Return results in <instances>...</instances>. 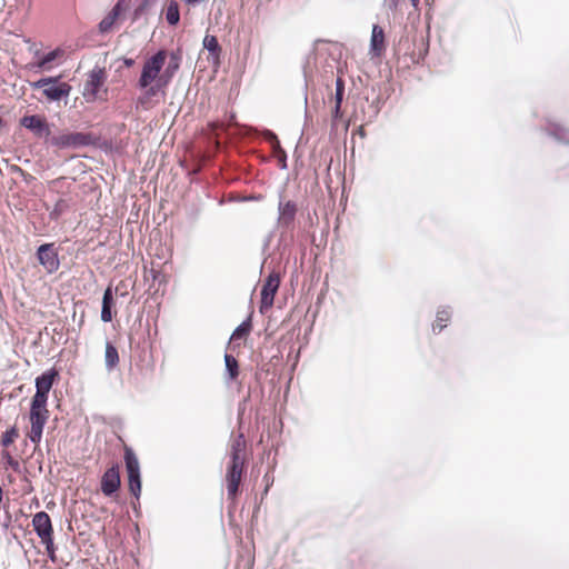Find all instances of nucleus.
<instances>
[{
  "label": "nucleus",
  "mask_w": 569,
  "mask_h": 569,
  "mask_svg": "<svg viewBox=\"0 0 569 569\" xmlns=\"http://www.w3.org/2000/svg\"><path fill=\"white\" fill-rule=\"evenodd\" d=\"M119 353L117 348L110 343H106L104 362L108 370H113L119 365Z\"/></svg>",
  "instance_id": "obj_23"
},
{
  "label": "nucleus",
  "mask_w": 569,
  "mask_h": 569,
  "mask_svg": "<svg viewBox=\"0 0 569 569\" xmlns=\"http://www.w3.org/2000/svg\"><path fill=\"white\" fill-rule=\"evenodd\" d=\"M32 527L41 542L46 546L47 553L53 557L56 548L53 542V528L49 515L44 511L37 512L32 518Z\"/></svg>",
  "instance_id": "obj_5"
},
{
  "label": "nucleus",
  "mask_w": 569,
  "mask_h": 569,
  "mask_svg": "<svg viewBox=\"0 0 569 569\" xmlns=\"http://www.w3.org/2000/svg\"><path fill=\"white\" fill-rule=\"evenodd\" d=\"M37 257L48 273L56 272L60 267L58 252L53 243H44L38 248Z\"/></svg>",
  "instance_id": "obj_10"
},
{
  "label": "nucleus",
  "mask_w": 569,
  "mask_h": 569,
  "mask_svg": "<svg viewBox=\"0 0 569 569\" xmlns=\"http://www.w3.org/2000/svg\"><path fill=\"white\" fill-rule=\"evenodd\" d=\"M52 143L60 148H78L93 143V137L86 132H69L53 138Z\"/></svg>",
  "instance_id": "obj_9"
},
{
  "label": "nucleus",
  "mask_w": 569,
  "mask_h": 569,
  "mask_svg": "<svg viewBox=\"0 0 569 569\" xmlns=\"http://www.w3.org/2000/svg\"><path fill=\"white\" fill-rule=\"evenodd\" d=\"M48 393L36 391L32 398L31 409H47Z\"/></svg>",
  "instance_id": "obj_30"
},
{
  "label": "nucleus",
  "mask_w": 569,
  "mask_h": 569,
  "mask_svg": "<svg viewBox=\"0 0 569 569\" xmlns=\"http://www.w3.org/2000/svg\"><path fill=\"white\" fill-rule=\"evenodd\" d=\"M113 305V295L110 287L104 290L102 298V310H101V320L104 322H110L112 320L111 307Z\"/></svg>",
  "instance_id": "obj_22"
},
{
  "label": "nucleus",
  "mask_w": 569,
  "mask_h": 569,
  "mask_svg": "<svg viewBox=\"0 0 569 569\" xmlns=\"http://www.w3.org/2000/svg\"><path fill=\"white\" fill-rule=\"evenodd\" d=\"M69 208L68 202L64 199H60L56 202L51 214L58 217Z\"/></svg>",
  "instance_id": "obj_35"
},
{
  "label": "nucleus",
  "mask_w": 569,
  "mask_h": 569,
  "mask_svg": "<svg viewBox=\"0 0 569 569\" xmlns=\"http://www.w3.org/2000/svg\"><path fill=\"white\" fill-rule=\"evenodd\" d=\"M3 458L6 459L7 465L16 472L20 471V462L14 459L9 451H3Z\"/></svg>",
  "instance_id": "obj_34"
},
{
  "label": "nucleus",
  "mask_w": 569,
  "mask_h": 569,
  "mask_svg": "<svg viewBox=\"0 0 569 569\" xmlns=\"http://www.w3.org/2000/svg\"><path fill=\"white\" fill-rule=\"evenodd\" d=\"M21 124L31 130L38 137L48 136L50 133L49 126L46 119L41 116H24L21 119Z\"/></svg>",
  "instance_id": "obj_14"
},
{
  "label": "nucleus",
  "mask_w": 569,
  "mask_h": 569,
  "mask_svg": "<svg viewBox=\"0 0 569 569\" xmlns=\"http://www.w3.org/2000/svg\"><path fill=\"white\" fill-rule=\"evenodd\" d=\"M247 441L242 433L236 436L230 445V462H244L246 463Z\"/></svg>",
  "instance_id": "obj_17"
},
{
  "label": "nucleus",
  "mask_w": 569,
  "mask_h": 569,
  "mask_svg": "<svg viewBox=\"0 0 569 569\" xmlns=\"http://www.w3.org/2000/svg\"><path fill=\"white\" fill-rule=\"evenodd\" d=\"M32 89H41L42 94L48 101H59L70 94L71 86L67 82H60L59 77L42 78L30 82Z\"/></svg>",
  "instance_id": "obj_4"
},
{
  "label": "nucleus",
  "mask_w": 569,
  "mask_h": 569,
  "mask_svg": "<svg viewBox=\"0 0 569 569\" xmlns=\"http://www.w3.org/2000/svg\"><path fill=\"white\" fill-rule=\"evenodd\" d=\"M124 462L128 473L129 491L136 498H139L141 493L140 465L133 450L128 446L124 447Z\"/></svg>",
  "instance_id": "obj_6"
},
{
  "label": "nucleus",
  "mask_w": 569,
  "mask_h": 569,
  "mask_svg": "<svg viewBox=\"0 0 569 569\" xmlns=\"http://www.w3.org/2000/svg\"><path fill=\"white\" fill-rule=\"evenodd\" d=\"M63 51L61 49L52 50L42 57H39L38 60L31 61L27 64L29 70L43 71L50 70L52 68V62L62 57Z\"/></svg>",
  "instance_id": "obj_15"
},
{
  "label": "nucleus",
  "mask_w": 569,
  "mask_h": 569,
  "mask_svg": "<svg viewBox=\"0 0 569 569\" xmlns=\"http://www.w3.org/2000/svg\"><path fill=\"white\" fill-rule=\"evenodd\" d=\"M58 375H59L58 371L52 368V369L43 372L41 376H39L36 379L37 391H40L43 393H49Z\"/></svg>",
  "instance_id": "obj_19"
},
{
  "label": "nucleus",
  "mask_w": 569,
  "mask_h": 569,
  "mask_svg": "<svg viewBox=\"0 0 569 569\" xmlns=\"http://www.w3.org/2000/svg\"><path fill=\"white\" fill-rule=\"evenodd\" d=\"M19 437L18 429L13 426L10 429H8L1 437V445L3 447H9L12 445L16 439Z\"/></svg>",
  "instance_id": "obj_31"
},
{
  "label": "nucleus",
  "mask_w": 569,
  "mask_h": 569,
  "mask_svg": "<svg viewBox=\"0 0 569 569\" xmlns=\"http://www.w3.org/2000/svg\"><path fill=\"white\" fill-rule=\"evenodd\" d=\"M101 491L104 496H113L120 488V471L119 466L114 465L108 468L101 477Z\"/></svg>",
  "instance_id": "obj_12"
},
{
  "label": "nucleus",
  "mask_w": 569,
  "mask_h": 569,
  "mask_svg": "<svg viewBox=\"0 0 569 569\" xmlns=\"http://www.w3.org/2000/svg\"><path fill=\"white\" fill-rule=\"evenodd\" d=\"M251 329V325L249 322H242L232 333L231 340H237L246 337Z\"/></svg>",
  "instance_id": "obj_33"
},
{
  "label": "nucleus",
  "mask_w": 569,
  "mask_h": 569,
  "mask_svg": "<svg viewBox=\"0 0 569 569\" xmlns=\"http://www.w3.org/2000/svg\"><path fill=\"white\" fill-rule=\"evenodd\" d=\"M551 134L559 141L563 143H569V130L556 124L552 127Z\"/></svg>",
  "instance_id": "obj_32"
},
{
  "label": "nucleus",
  "mask_w": 569,
  "mask_h": 569,
  "mask_svg": "<svg viewBox=\"0 0 569 569\" xmlns=\"http://www.w3.org/2000/svg\"><path fill=\"white\" fill-rule=\"evenodd\" d=\"M386 50V37L383 29L378 26L373 24L372 32H371V39H370V52L376 56L380 57Z\"/></svg>",
  "instance_id": "obj_18"
},
{
  "label": "nucleus",
  "mask_w": 569,
  "mask_h": 569,
  "mask_svg": "<svg viewBox=\"0 0 569 569\" xmlns=\"http://www.w3.org/2000/svg\"><path fill=\"white\" fill-rule=\"evenodd\" d=\"M345 93V81L342 78H337L336 81V93H335V107L332 110V117L335 120L341 118V103Z\"/></svg>",
  "instance_id": "obj_21"
},
{
  "label": "nucleus",
  "mask_w": 569,
  "mask_h": 569,
  "mask_svg": "<svg viewBox=\"0 0 569 569\" xmlns=\"http://www.w3.org/2000/svg\"><path fill=\"white\" fill-rule=\"evenodd\" d=\"M297 213V206L292 201L281 202L279 204V221L282 224L289 226Z\"/></svg>",
  "instance_id": "obj_20"
},
{
  "label": "nucleus",
  "mask_w": 569,
  "mask_h": 569,
  "mask_svg": "<svg viewBox=\"0 0 569 569\" xmlns=\"http://www.w3.org/2000/svg\"><path fill=\"white\" fill-rule=\"evenodd\" d=\"M107 71L103 67L96 66L87 74L82 96L87 102H94L98 99H106L108 88L106 87Z\"/></svg>",
  "instance_id": "obj_3"
},
{
  "label": "nucleus",
  "mask_w": 569,
  "mask_h": 569,
  "mask_svg": "<svg viewBox=\"0 0 569 569\" xmlns=\"http://www.w3.org/2000/svg\"><path fill=\"white\" fill-rule=\"evenodd\" d=\"M210 126H211L212 130H216V129H218V128L222 127V124H220V123H218V122H213V123H211Z\"/></svg>",
  "instance_id": "obj_36"
},
{
  "label": "nucleus",
  "mask_w": 569,
  "mask_h": 569,
  "mask_svg": "<svg viewBox=\"0 0 569 569\" xmlns=\"http://www.w3.org/2000/svg\"><path fill=\"white\" fill-rule=\"evenodd\" d=\"M48 409H30V431L28 437L33 443H38L41 440L43 427L48 420Z\"/></svg>",
  "instance_id": "obj_11"
},
{
  "label": "nucleus",
  "mask_w": 569,
  "mask_h": 569,
  "mask_svg": "<svg viewBox=\"0 0 569 569\" xmlns=\"http://www.w3.org/2000/svg\"><path fill=\"white\" fill-rule=\"evenodd\" d=\"M166 20L169 24L176 26L180 20L179 4L176 0H170L166 8Z\"/></svg>",
  "instance_id": "obj_26"
},
{
  "label": "nucleus",
  "mask_w": 569,
  "mask_h": 569,
  "mask_svg": "<svg viewBox=\"0 0 569 569\" xmlns=\"http://www.w3.org/2000/svg\"><path fill=\"white\" fill-rule=\"evenodd\" d=\"M451 312L447 309L439 310L437 312L436 320L432 325V331L435 333L441 331L443 328L447 327L448 322L450 321Z\"/></svg>",
  "instance_id": "obj_27"
},
{
  "label": "nucleus",
  "mask_w": 569,
  "mask_h": 569,
  "mask_svg": "<svg viewBox=\"0 0 569 569\" xmlns=\"http://www.w3.org/2000/svg\"><path fill=\"white\" fill-rule=\"evenodd\" d=\"M396 52L408 58L412 64H419L429 52V29L406 26L396 46Z\"/></svg>",
  "instance_id": "obj_2"
},
{
  "label": "nucleus",
  "mask_w": 569,
  "mask_h": 569,
  "mask_svg": "<svg viewBox=\"0 0 569 569\" xmlns=\"http://www.w3.org/2000/svg\"><path fill=\"white\" fill-rule=\"evenodd\" d=\"M202 46L209 52L208 60H211L212 66L218 68L220 66L222 48L219 44L217 37L212 34H206L202 41Z\"/></svg>",
  "instance_id": "obj_16"
},
{
  "label": "nucleus",
  "mask_w": 569,
  "mask_h": 569,
  "mask_svg": "<svg viewBox=\"0 0 569 569\" xmlns=\"http://www.w3.org/2000/svg\"><path fill=\"white\" fill-rule=\"evenodd\" d=\"M168 58L166 50H159L151 57L144 60L142 64L141 74L138 79V86L144 92L137 99V108L150 110L159 100L154 98L167 94V88L172 81L169 72L164 68Z\"/></svg>",
  "instance_id": "obj_1"
},
{
  "label": "nucleus",
  "mask_w": 569,
  "mask_h": 569,
  "mask_svg": "<svg viewBox=\"0 0 569 569\" xmlns=\"http://www.w3.org/2000/svg\"><path fill=\"white\" fill-rule=\"evenodd\" d=\"M269 137L272 143L273 154L278 159L280 167L284 169L287 167L286 151L281 148L280 142L274 133L269 132Z\"/></svg>",
  "instance_id": "obj_24"
},
{
  "label": "nucleus",
  "mask_w": 569,
  "mask_h": 569,
  "mask_svg": "<svg viewBox=\"0 0 569 569\" xmlns=\"http://www.w3.org/2000/svg\"><path fill=\"white\" fill-rule=\"evenodd\" d=\"M156 1L157 0H141L133 11V20H138L140 17L147 14L154 6Z\"/></svg>",
  "instance_id": "obj_29"
},
{
  "label": "nucleus",
  "mask_w": 569,
  "mask_h": 569,
  "mask_svg": "<svg viewBox=\"0 0 569 569\" xmlns=\"http://www.w3.org/2000/svg\"><path fill=\"white\" fill-rule=\"evenodd\" d=\"M168 57L170 58V61L168 63V66L166 67L167 71L169 72L171 79L173 78V76L176 74V72L179 70L180 68V62H181V53L180 51H172L170 53H168Z\"/></svg>",
  "instance_id": "obj_28"
},
{
  "label": "nucleus",
  "mask_w": 569,
  "mask_h": 569,
  "mask_svg": "<svg viewBox=\"0 0 569 569\" xmlns=\"http://www.w3.org/2000/svg\"><path fill=\"white\" fill-rule=\"evenodd\" d=\"M129 9L128 0H119L112 10L101 20L99 23V31L101 33H107L111 31L120 16Z\"/></svg>",
  "instance_id": "obj_13"
},
{
  "label": "nucleus",
  "mask_w": 569,
  "mask_h": 569,
  "mask_svg": "<svg viewBox=\"0 0 569 569\" xmlns=\"http://www.w3.org/2000/svg\"><path fill=\"white\" fill-rule=\"evenodd\" d=\"M124 64H126L127 67H131V66L133 64V60H132V59H126V60H124Z\"/></svg>",
  "instance_id": "obj_37"
},
{
  "label": "nucleus",
  "mask_w": 569,
  "mask_h": 569,
  "mask_svg": "<svg viewBox=\"0 0 569 569\" xmlns=\"http://www.w3.org/2000/svg\"><path fill=\"white\" fill-rule=\"evenodd\" d=\"M244 462H228L226 469V483L228 499L233 503L240 493V485L244 471Z\"/></svg>",
  "instance_id": "obj_7"
},
{
  "label": "nucleus",
  "mask_w": 569,
  "mask_h": 569,
  "mask_svg": "<svg viewBox=\"0 0 569 569\" xmlns=\"http://www.w3.org/2000/svg\"><path fill=\"white\" fill-rule=\"evenodd\" d=\"M224 362L229 380L236 381L240 375L238 360L232 355L226 353Z\"/></svg>",
  "instance_id": "obj_25"
},
{
  "label": "nucleus",
  "mask_w": 569,
  "mask_h": 569,
  "mask_svg": "<svg viewBox=\"0 0 569 569\" xmlns=\"http://www.w3.org/2000/svg\"><path fill=\"white\" fill-rule=\"evenodd\" d=\"M280 274L276 271L271 272L264 280L261 288L260 312H264L273 305L274 296L280 286Z\"/></svg>",
  "instance_id": "obj_8"
}]
</instances>
